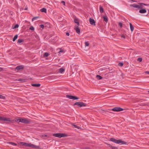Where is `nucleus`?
Masks as SVG:
<instances>
[{
    "instance_id": "a211bd4d",
    "label": "nucleus",
    "mask_w": 149,
    "mask_h": 149,
    "mask_svg": "<svg viewBox=\"0 0 149 149\" xmlns=\"http://www.w3.org/2000/svg\"><path fill=\"white\" fill-rule=\"evenodd\" d=\"M42 12H44L45 13H46L47 12V9L46 8H43L41 9L40 10Z\"/></svg>"
},
{
    "instance_id": "cd10ccee",
    "label": "nucleus",
    "mask_w": 149,
    "mask_h": 149,
    "mask_svg": "<svg viewBox=\"0 0 149 149\" xmlns=\"http://www.w3.org/2000/svg\"><path fill=\"white\" fill-rule=\"evenodd\" d=\"M49 54L47 52L45 53L44 54V57H46L48 56Z\"/></svg>"
},
{
    "instance_id": "ea45409f",
    "label": "nucleus",
    "mask_w": 149,
    "mask_h": 149,
    "mask_svg": "<svg viewBox=\"0 0 149 149\" xmlns=\"http://www.w3.org/2000/svg\"><path fill=\"white\" fill-rule=\"evenodd\" d=\"M149 105V104L148 103H146L144 104V106H147Z\"/></svg>"
},
{
    "instance_id": "72a5a7b5",
    "label": "nucleus",
    "mask_w": 149,
    "mask_h": 149,
    "mask_svg": "<svg viewBox=\"0 0 149 149\" xmlns=\"http://www.w3.org/2000/svg\"><path fill=\"white\" fill-rule=\"evenodd\" d=\"M137 60L141 62L142 60V59L141 58H138Z\"/></svg>"
},
{
    "instance_id": "c03bdc74",
    "label": "nucleus",
    "mask_w": 149,
    "mask_h": 149,
    "mask_svg": "<svg viewBox=\"0 0 149 149\" xmlns=\"http://www.w3.org/2000/svg\"><path fill=\"white\" fill-rule=\"evenodd\" d=\"M145 73H146L149 74V71H146Z\"/></svg>"
},
{
    "instance_id": "bb28decb",
    "label": "nucleus",
    "mask_w": 149,
    "mask_h": 149,
    "mask_svg": "<svg viewBox=\"0 0 149 149\" xmlns=\"http://www.w3.org/2000/svg\"><path fill=\"white\" fill-rule=\"evenodd\" d=\"M39 17H38V16H37V17H33L32 19V21H34V20H36L37 19H38V18H39Z\"/></svg>"
},
{
    "instance_id": "9d476101",
    "label": "nucleus",
    "mask_w": 149,
    "mask_h": 149,
    "mask_svg": "<svg viewBox=\"0 0 149 149\" xmlns=\"http://www.w3.org/2000/svg\"><path fill=\"white\" fill-rule=\"evenodd\" d=\"M75 29L76 30V32L78 34H79L80 33V31L79 28L78 26H75Z\"/></svg>"
},
{
    "instance_id": "603ef678",
    "label": "nucleus",
    "mask_w": 149,
    "mask_h": 149,
    "mask_svg": "<svg viewBox=\"0 0 149 149\" xmlns=\"http://www.w3.org/2000/svg\"><path fill=\"white\" fill-rule=\"evenodd\" d=\"M25 10H27V8H26V9H25Z\"/></svg>"
},
{
    "instance_id": "4be33fe9",
    "label": "nucleus",
    "mask_w": 149,
    "mask_h": 149,
    "mask_svg": "<svg viewBox=\"0 0 149 149\" xmlns=\"http://www.w3.org/2000/svg\"><path fill=\"white\" fill-rule=\"evenodd\" d=\"M18 36V35H15L14 36V37L13 39V41L14 42L16 40Z\"/></svg>"
},
{
    "instance_id": "e433bc0d",
    "label": "nucleus",
    "mask_w": 149,
    "mask_h": 149,
    "mask_svg": "<svg viewBox=\"0 0 149 149\" xmlns=\"http://www.w3.org/2000/svg\"><path fill=\"white\" fill-rule=\"evenodd\" d=\"M119 25L120 28H121L122 27L123 24L121 22H119Z\"/></svg>"
},
{
    "instance_id": "a878e982",
    "label": "nucleus",
    "mask_w": 149,
    "mask_h": 149,
    "mask_svg": "<svg viewBox=\"0 0 149 149\" xmlns=\"http://www.w3.org/2000/svg\"><path fill=\"white\" fill-rule=\"evenodd\" d=\"M15 121L19 123V122H21V118H19V119H16Z\"/></svg>"
},
{
    "instance_id": "5701e85b",
    "label": "nucleus",
    "mask_w": 149,
    "mask_h": 149,
    "mask_svg": "<svg viewBox=\"0 0 149 149\" xmlns=\"http://www.w3.org/2000/svg\"><path fill=\"white\" fill-rule=\"evenodd\" d=\"M67 97L70 99H73V96L70 95H67L66 96Z\"/></svg>"
},
{
    "instance_id": "58836bf2",
    "label": "nucleus",
    "mask_w": 149,
    "mask_h": 149,
    "mask_svg": "<svg viewBox=\"0 0 149 149\" xmlns=\"http://www.w3.org/2000/svg\"><path fill=\"white\" fill-rule=\"evenodd\" d=\"M121 37L122 38H123L124 39L125 38V37L124 35H122L121 36Z\"/></svg>"
},
{
    "instance_id": "8fccbe9b",
    "label": "nucleus",
    "mask_w": 149,
    "mask_h": 149,
    "mask_svg": "<svg viewBox=\"0 0 149 149\" xmlns=\"http://www.w3.org/2000/svg\"><path fill=\"white\" fill-rule=\"evenodd\" d=\"M148 93L149 94V90L148 91Z\"/></svg>"
},
{
    "instance_id": "a19ab883",
    "label": "nucleus",
    "mask_w": 149,
    "mask_h": 149,
    "mask_svg": "<svg viewBox=\"0 0 149 149\" xmlns=\"http://www.w3.org/2000/svg\"><path fill=\"white\" fill-rule=\"evenodd\" d=\"M66 35L68 36H69L70 35L69 33L68 32H66Z\"/></svg>"
},
{
    "instance_id": "6e6552de",
    "label": "nucleus",
    "mask_w": 149,
    "mask_h": 149,
    "mask_svg": "<svg viewBox=\"0 0 149 149\" xmlns=\"http://www.w3.org/2000/svg\"><path fill=\"white\" fill-rule=\"evenodd\" d=\"M0 120L2 121H7L12 122V120L10 118H5L3 117L0 116Z\"/></svg>"
},
{
    "instance_id": "423d86ee",
    "label": "nucleus",
    "mask_w": 149,
    "mask_h": 149,
    "mask_svg": "<svg viewBox=\"0 0 149 149\" xmlns=\"http://www.w3.org/2000/svg\"><path fill=\"white\" fill-rule=\"evenodd\" d=\"M21 122L26 124H28L31 122V121L29 119L21 118Z\"/></svg>"
},
{
    "instance_id": "20e7f679",
    "label": "nucleus",
    "mask_w": 149,
    "mask_h": 149,
    "mask_svg": "<svg viewBox=\"0 0 149 149\" xmlns=\"http://www.w3.org/2000/svg\"><path fill=\"white\" fill-rule=\"evenodd\" d=\"M74 105H77L79 107H86L87 104L86 103H84L81 102H77L74 103Z\"/></svg>"
},
{
    "instance_id": "412c9836",
    "label": "nucleus",
    "mask_w": 149,
    "mask_h": 149,
    "mask_svg": "<svg viewBox=\"0 0 149 149\" xmlns=\"http://www.w3.org/2000/svg\"><path fill=\"white\" fill-rule=\"evenodd\" d=\"M96 77L98 80H100L102 79V77L101 76L98 75H97Z\"/></svg>"
},
{
    "instance_id": "1a4fd4ad",
    "label": "nucleus",
    "mask_w": 149,
    "mask_h": 149,
    "mask_svg": "<svg viewBox=\"0 0 149 149\" xmlns=\"http://www.w3.org/2000/svg\"><path fill=\"white\" fill-rule=\"evenodd\" d=\"M89 22L90 24L92 25H95V22L94 19L90 18L89 19Z\"/></svg>"
},
{
    "instance_id": "864d4df0",
    "label": "nucleus",
    "mask_w": 149,
    "mask_h": 149,
    "mask_svg": "<svg viewBox=\"0 0 149 149\" xmlns=\"http://www.w3.org/2000/svg\"><path fill=\"white\" fill-rule=\"evenodd\" d=\"M45 136H47V135H45Z\"/></svg>"
},
{
    "instance_id": "b1692460",
    "label": "nucleus",
    "mask_w": 149,
    "mask_h": 149,
    "mask_svg": "<svg viewBox=\"0 0 149 149\" xmlns=\"http://www.w3.org/2000/svg\"><path fill=\"white\" fill-rule=\"evenodd\" d=\"M19 25L18 24H15L14 26H12V29H13L17 28L19 27Z\"/></svg>"
},
{
    "instance_id": "de8ad7c7",
    "label": "nucleus",
    "mask_w": 149,
    "mask_h": 149,
    "mask_svg": "<svg viewBox=\"0 0 149 149\" xmlns=\"http://www.w3.org/2000/svg\"><path fill=\"white\" fill-rule=\"evenodd\" d=\"M2 70H3L2 68H0V71H1Z\"/></svg>"
},
{
    "instance_id": "f704fd0d",
    "label": "nucleus",
    "mask_w": 149,
    "mask_h": 149,
    "mask_svg": "<svg viewBox=\"0 0 149 149\" xmlns=\"http://www.w3.org/2000/svg\"><path fill=\"white\" fill-rule=\"evenodd\" d=\"M118 65L119 66L122 67L123 65V64L122 63H118Z\"/></svg>"
},
{
    "instance_id": "f8f14e48",
    "label": "nucleus",
    "mask_w": 149,
    "mask_h": 149,
    "mask_svg": "<svg viewBox=\"0 0 149 149\" xmlns=\"http://www.w3.org/2000/svg\"><path fill=\"white\" fill-rule=\"evenodd\" d=\"M24 68L22 66H17L15 68V69L17 70H22Z\"/></svg>"
},
{
    "instance_id": "c9c22d12",
    "label": "nucleus",
    "mask_w": 149,
    "mask_h": 149,
    "mask_svg": "<svg viewBox=\"0 0 149 149\" xmlns=\"http://www.w3.org/2000/svg\"><path fill=\"white\" fill-rule=\"evenodd\" d=\"M29 29L31 31H33L34 30V28L33 26H31L29 28Z\"/></svg>"
},
{
    "instance_id": "3c124183",
    "label": "nucleus",
    "mask_w": 149,
    "mask_h": 149,
    "mask_svg": "<svg viewBox=\"0 0 149 149\" xmlns=\"http://www.w3.org/2000/svg\"><path fill=\"white\" fill-rule=\"evenodd\" d=\"M9 54H11V53H10Z\"/></svg>"
},
{
    "instance_id": "7ed1b4c3",
    "label": "nucleus",
    "mask_w": 149,
    "mask_h": 149,
    "mask_svg": "<svg viewBox=\"0 0 149 149\" xmlns=\"http://www.w3.org/2000/svg\"><path fill=\"white\" fill-rule=\"evenodd\" d=\"M24 146H26L31 147L33 148H34L36 149H39L40 148V147L39 146H36L35 145H34L33 144H32L31 143H24Z\"/></svg>"
},
{
    "instance_id": "9b49d317",
    "label": "nucleus",
    "mask_w": 149,
    "mask_h": 149,
    "mask_svg": "<svg viewBox=\"0 0 149 149\" xmlns=\"http://www.w3.org/2000/svg\"><path fill=\"white\" fill-rule=\"evenodd\" d=\"M139 12L141 13H144L146 12V10L145 9H141L139 11Z\"/></svg>"
},
{
    "instance_id": "2f4dec72",
    "label": "nucleus",
    "mask_w": 149,
    "mask_h": 149,
    "mask_svg": "<svg viewBox=\"0 0 149 149\" xmlns=\"http://www.w3.org/2000/svg\"><path fill=\"white\" fill-rule=\"evenodd\" d=\"M0 98L4 99L6 98V97L5 96H4L2 95H0Z\"/></svg>"
},
{
    "instance_id": "0eeeda50",
    "label": "nucleus",
    "mask_w": 149,
    "mask_h": 149,
    "mask_svg": "<svg viewBox=\"0 0 149 149\" xmlns=\"http://www.w3.org/2000/svg\"><path fill=\"white\" fill-rule=\"evenodd\" d=\"M109 110H111L114 111L120 112L124 110V109L120 107H115L111 109H109Z\"/></svg>"
},
{
    "instance_id": "aec40b11",
    "label": "nucleus",
    "mask_w": 149,
    "mask_h": 149,
    "mask_svg": "<svg viewBox=\"0 0 149 149\" xmlns=\"http://www.w3.org/2000/svg\"><path fill=\"white\" fill-rule=\"evenodd\" d=\"M65 70L63 68H60L59 70V72L60 73H62L63 72H64Z\"/></svg>"
},
{
    "instance_id": "4c0bfd02",
    "label": "nucleus",
    "mask_w": 149,
    "mask_h": 149,
    "mask_svg": "<svg viewBox=\"0 0 149 149\" xmlns=\"http://www.w3.org/2000/svg\"><path fill=\"white\" fill-rule=\"evenodd\" d=\"M40 26L41 28H42L43 29L44 27V25L43 24H41L40 25Z\"/></svg>"
},
{
    "instance_id": "79ce46f5",
    "label": "nucleus",
    "mask_w": 149,
    "mask_h": 149,
    "mask_svg": "<svg viewBox=\"0 0 149 149\" xmlns=\"http://www.w3.org/2000/svg\"><path fill=\"white\" fill-rule=\"evenodd\" d=\"M62 3H63V4L64 5H65V2L64 1H62Z\"/></svg>"
},
{
    "instance_id": "7c9ffc66",
    "label": "nucleus",
    "mask_w": 149,
    "mask_h": 149,
    "mask_svg": "<svg viewBox=\"0 0 149 149\" xmlns=\"http://www.w3.org/2000/svg\"><path fill=\"white\" fill-rule=\"evenodd\" d=\"M79 99V98L78 97L75 96H73L72 99L74 100H78Z\"/></svg>"
},
{
    "instance_id": "f03ea898",
    "label": "nucleus",
    "mask_w": 149,
    "mask_h": 149,
    "mask_svg": "<svg viewBox=\"0 0 149 149\" xmlns=\"http://www.w3.org/2000/svg\"><path fill=\"white\" fill-rule=\"evenodd\" d=\"M138 4L139 5H137L135 4H131L130 5V6L135 8H138L141 9H143L144 6H147L148 5V4L141 3H139Z\"/></svg>"
},
{
    "instance_id": "39448f33",
    "label": "nucleus",
    "mask_w": 149,
    "mask_h": 149,
    "mask_svg": "<svg viewBox=\"0 0 149 149\" xmlns=\"http://www.w3.org/2000/svg\"><path fill=\"white\" fill-rule=\"evenodd\" d=\"M53 136L61 138L62 137H65L67 135L65 134L58 133L54 134Z\"/></svg>"
},
{
    "instance_id": "f257e3e1",
    "label": "nucleus",
    "mask_w": 149,
    "mask_h": 149,
    "mask_svg": "<svg viewBox=\"0 0 149 149\" xmlns=\"http://www.w3.org/2000/svg\"><path fill=\"white\" fill-rule=\"evenodd\" d=\"M110 141L117 144H120L121 145L127 144V143L122 141L120 139L116 140L113 138H111Z\"/></svg>"
},
{
    "instance_id": "393cba45",
    "label": "nucleus",
    "mask_w": 149,
    "mask_h": 149,
    "mask_svg": "<svg viewBox=\"0 0 149 149\" xmlns=\"http://www.w3.org/2000/svg\"><path fill=\"white\" fill-rule=\"evenodd\" d=\"M23 40L22 39H19L17 41V43L18 44H20L21 43L23 42Z\"/></svg>"
},
{
    "instance_id": "37998d69",
    "label": "nucleus",
    "mask_w": 149,
    "mask_h": 149,
    "mask_svg": "<svg viewBox=\"0 0 149 149\" xmlns=\"http://www.w3.org/2000/svg\"><path fill=\"white\" fill-rule=\"evenodd\" d=\"M24 143H25L24 142H22L21 143V144L22 145L24 146Z\"/></svg>"
},
{
    "instance_id": "6ab92c4d",
    "label": "nucleus",
    "mask_w": 149,
    "mask_h": 149,
    "mask_svg": "<svg viewBox=\"0 0 149 149\" xmlns=\"http://www.w3.org/2000/svg\"><path fill=\"white\" fill-rule=\"evenodd\" d=\"M74 21L75 23L77 24L78 26H79V22H78V20L77 19H74Z\"/></svg>"
},
{
    "instance_id": "dca6fc26",
    "label": "nucleus",
    "mask_w": 149,
    "mask_h": 149,
    "mask_svg": "<svg viewBox=\"0 0 149 149\" xmlns=\"http://www.w3.org/2000/svg\"><path fill=\"white\" fill-rule=\"evenodd\" d=\"M100 12L101 13H102L104 12V9L103 7L101 6H100Z\"/></svg>"
},
{
    "instance_id": "c756f323",
    "label": "nucleus",
    "mask_w": 149,
    "mask_h": 149,
    "mask_svg": "<svg viewBox=\"0 0 149 149\" xmlns=\"http://www.w3.org/2000/svg\"><path fill=\"white\" fill-rule=\"evenodd\" d=\"M9 143L10 144H11L13 146H16L17 145V144L15 143H13V142H10Z\"/></svg>"
},
{
    "instance_id": "c85d7f7f",
    "label": "nucleus",
    "mask_w": 149,
    "mask_h": 149,
    "mask_svg": "<svg viewBox=\"0 0 149 149\" xmlns=\"http://www.w3.org/2000/svg\"><path fill=\"white\" fill-rule=\"evenodd\" d=\"M85 47H88L89 46V44L88 42L86 41L85 42Z\"/></svg>"
},
{
    "instance_id": "a18cd8bd",
    "label": "nucleus",
    "mask_w": 149,
    "mask_h": 149,
    "mask_svg": "<svg viewBox=\"0 0 149 149\" xmlns=\"http://www.w3.org/2000/svg\"><path fill=\"white\" fill-rule=\"evenodd\" d=\"M63 52V51L62 50H61L59 52V53H60V52Z\"/></svg>"
},
{
    "instance_id": "09e8293b",
    "label": "nucleus",
    "mask_w": 149,
    "mask_h": 149,
    "mask_svg": "<svg viewBox=\"0 0 149 149\" xmlns=\"http://www.w3.org/2000/svg\"><path fill=\"white\" fill-rule=\"evenodd\" d=\"M10 51V50H9L8 51V52H9Z\"/></svg>"
},
{
    "instance_id": "2eb2a0df",
    "label": "nucleus",
    "mask_w": 149,
    "mask_h": 149,
    "mask_svg": "<svg viewBox=\"0 0 149 149\" xmlns=\"http://www.w3.org/2000/svg\"><path fill=\"white\" fill-rule=\"evenodd\" d=\"M130 29H131V31L132 32L134 30V27L133 26H132V24L130 23Z\"/></svg>"
},
{
    "instance_id": "473e14b6",
    "label": "nucleus",
    "mask_w": 149,
    "mask_h": 149,
    "mask_svg": "<svg viewBox=\"0 0 149 149\" xmlns=\"http://www.w3.org/2000/svg\"><path fill=\"white\" fill-rule=\"evenodd\" d=\"M73 126L74 127L77 128L78 129H79L80 128V127H79L78 126L75 125H74Z\"/></svg>"
},
{
    "instance_id": "49530a36",
    "label": "nucleus",
    "mask_w": 149,
    "mask_h": 149,
    "mask_svg": "<svg viewBox=\"0 0 149 149\" xmlns=\"http://www.w3.org/2000/svg\"><path fill=\"white\" fill-rule=\"evenodd\" d=\"M22 79H19V81H22Z\"/></svg>"
},
{
    "instance_id": "4468645a",
    "label": "nucleus",
    "mask_w": 149,
    "mask_h": 149,
    "mask_svg": "<svg viewBox=\"0 0 149 149\" xmlns=\"http://www.w3.org/2000/svg\"><path fill=\"white\" fill-rule=\"evenodd\" d=\"M31 85L33 86L39 87L40 86L41 84H32Z\"/></svg>"
},
{
    "instance_id": "ddd939ff",
    "label": "nucleus",
    "mask_w": 149,
    "mask_h": 149,
    "mask_svg": "<svg viewBox=\"0 0 149 149\" xmlns=\"http://www.w3.org/2000/svg\"><path fill=\"white\" fill-rule=\"evenodd\" d=\"M107 145H109V147L112 149H118V148L116 147L112 146L109 144H107Z\"/></svg>"
},
{
    "instance_id": "f3484780",
    "label": "nucleus",
    "mask_w": 149,
    "mask_h": 149,
    "mask_svg": "<svg viewBox=\"0 0 149 149\" xmlns=\"http://www.w3.org/2000/svg\"><path fill=\"white\" fill-rule=\"evenodd\" d=\"M104 21L106 22H108V17L107 16H104L103 17Z\"/></svg>"
}]
</instances>
